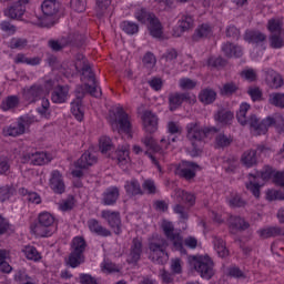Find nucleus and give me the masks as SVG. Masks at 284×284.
Masks as SVG:
<instances>
[{
	"label": "nucleus",
	"mask_w": 284,
	"mask_h": 284,
	"mask_svg": "<svg viewBox=\"0 0 284 284\" xmlns=\"http://www.w3.org/2000/svg\"><path fill=\"white\" fill-rule=\"evenodd\" d=\"M175 201L179 203L174 206L173 212L179 214L182 221H187L190 214V207L196 203V196L194 194L183 191L181 189L175 190Z\"/></svg>",
	"instance_id": "obj_6"
},
{
	"label": "nucleus",
	"mask_w": 284,
	"mask_h": 284,
	"mask_svg": "<svg viewBox=\"0 0 284 284\" xmlns=\"http://www.w3.org/2000/svg\"><path fill=\"white\" fill-rule=\"evenodd\" d=\"M88 247V243L85 239L81 236H77L72 240L71 243V253L69 255L68 263L70 267H79L82 263H85V248Z\"/></svg>",
	"instance_id": "obj_9"
},
{
	"label": "nucleus",
	"mask_w": 284,
	"mask_h": 284,
	"mask_svg": "<svg viewBox=\"0 0 284 284\" xmlns=\"http://www.w3.org/2000/svg\"><path fill=\"white\" fill-rule=\"evenodd\" d=\"M162 230L164 232V236L170 243H172L173 250L176 252H185L183 248V236L174 230V224H172V222H163Z\"/></svg>",
	"instance_id": "obj_13"
},
{
	"label": "nucleus",
	"mask_w": 284,
	"mask_h": 284,
	"mask_svg": "<svg viewBox=\"0 0 284 284\" xmlns=\"http://www.w3.org/2000/svg\"><path fill=\"white\" fill-rule=\"evenodd\" d=\"M45 90L41 84H33L28 89H24L23 97L29 103H37L40 99H43Z\"/></svg>",
	"instance_id": "obj_23"
},
{
	"label": "nucleus",
	"mask_w": 284,
	"mask_h": 284,
	"mask_svg": "<svg viewBox=\"0 0 284 284\" xmlns=\"http://www.w3.org/2000/svg\"><path fill=\"white\" fill-rule=\"evenodd\" d=\"M81 62H75V70L78 72H82L81 81H83L84 84L79 85L78 88H85V85H88L89 89L85 91V93L99 99V97H101V88L99 87V83H97V78L94 77L92 68L90 64H87L85 61H83L82 69L79 68Z\"/></svg>",
	"instance_id": "obj_5"
},
{
	"label": "nucleus",
	"mask_w": 284,
	"mask_h": 284,
	"mask_svg": "<svg viewBox=\"0 0 284 284\" xmlns=\"http://www.w3.org/2000/svg\"><path fill=\"white\" fill-rule=\"evenodd\" d=\"M226 275L231 278H237L244 281V278H247V274L241 270V267L236 265H231L226 270Z\"/></svg>",
	"instance_id": "obj_47"
},
{
	"label": "nucleus",
	"mask_w": 284,
	"mask_h": 284,
	"mask_svg": "<svg viewBox=\"0 0 284 284\" xmlns=\"http://www.w3.org/2000/svg\"><path fill=\"white\" fill-rule=\"evenodd\" d=\"M142 187L148 194H156V192H159L156 189V183H154L153 180H145Z\"/></svg>",
	"instance_id": "obj_61"
},
{
	"label": "nucleus",
	"mask_w": 284,
	"mask_h": 284,
	"mask_svg": "<svg viewBox=\"0 0 284 284\" xmlns=\"http://www.w3.org/2000/svg\"><path fill=\"white\" fill-rule=\"evenodd\" d=\"M52 161V155L36 149H28L21 155V163H29L30 165H45Z\"/></svg>",
	"instance_id": "obj_12"
},
{
	"label": "nucleus",
	"mask_w": 284,
	"mask_h": 284,
	"mask_svg": "<svg viewBox=\"0 0 284 284\" xmlns=\"http://www.w3.org/2000/svg\"><path fill=\"white\" fill-rule=\"evenodd\" d=\"M70 97V88L68 85H58L51 93L52 103H65Z\"/></svg>",
	"instance_id": "obj_26"
},
{
	"label": "nucleus",
	"mask_w": 284,
	"mask_h": 284,
	"mask_svg": "<svg viewBox=\"0 0 284 284\" xmlns=\"http://www.w3.org/2000/svg\"><path fill=\"white\" fill-rule=\"evenodd\" d=\"M179 53L174 49L166 50L165 53L162 55V61H165L166 65H173L175 63Z\"/></svg>",
	"instance_id": "obj_55"
},
{
	"label": "nucleus",
	"mask_w": 284,
	"mask_h": 284,
	"mask_svg": "<svg viewBox=\"0 0 284 284\" xmlns=\"http://www.w3.org/2000/svg\"><path fill=\"white\" fill-rule=\"evenodd\" d=\"M22 252L28 261H34V263H39V261L42 258L41 253L37 250V247L32 245L24 246Z\"/></svg>",
	"instance_id": "obj_43"
},
{
	"label": "nucleus",
	"mask_w": 284,
	"mask_h": 284,
	"mask_svg": "<svg viewBox=\"0 0 284 284\" xmlns=\"http://www.w3.org/2000/svg\"><path fill=\"white\" fill-rule=\"evenodd\" d=\"M266 83L272 90H278V88H283V78L272 70L266 74Z\"/></svg>",
	"instance_id": "obj_34"
},
{
	"label": "nucleus",
	"mask_w": 284,
	"mask_h": 284,
	"mask_svg": "<svg viewBox=\"0 0 284 284\" xmlns=\"http://www.w3.org/2000/svg\"><path fill=\"white\" fill-rule=\"evenodd\" d=\"M142 125L148 134H154L159 130V116L152 111H144L142 114Z\"/></svg>",
	"instance_id": "obj_21"
},
{
	"label": "nucleus",
	"mask_w": 284,
	"mask_h": 284,
	"mask_svg": "<svg viewBox=\"0 0 284 284\" xmlns=\"http://www.w3.org/2000/svg\"><path fill=\"white\" fill-rule=\"evenodd\" d=\"M29 0H16L4 10V17L9 19L21 20L23 14H26V4Z\"/></svg>",
	"instance_id": "obj_20"
},
{
	"label": "nucleus",
	"mask_w": 284,
	"mask_h": 284,
	"mask_svg": "<svg viewBox=\"0 0 284 284\" xmlns=\"http://www.w3.org/2000/svg\"><path fill=\"white\" fill-rule=\"evenodd\" d=\"M171 270L173 274H181L183 272V260L179 257L171 260Z\"/></svg>",
	"instance_id": "obj_60"
},
{
	"label": "nucleus",
	"mask_w": 284,
	"mask_h": 284,
	"mask_svg": "<svg viewBox=\"0 0 284 284\" xmlns=\"http://www.w3.org/2000/svg\"><path fill=\"white\" fill-rule=\"evenodd\" d=\"M101 219L105 221L109 225V227L119 236L121 232V213L119 211H112V210H102L101 211Z\"/></svg>",
	"instance_id": "obj_16"
},
{
	"label": "nucleus",
	"mask_w": 284,
	"mask_h": 284,
	"mask_svg": "<svg viewBox=\"0 0 284 284\" xmlns=\"http://www.w3.org/2000/svg\"><path fill=\"white\" fill-rule=\"evenodd\" d=\"M183 103H189V105H194L196 103V95L190 93H171L169 95V105L171 112L181 108Z\"/></svg>",
	"instance_id": "obj_18"
},
{
	"label": "nucleus",
	"mask_w": 284,
	"mask_h": 284,
	"mask_svg": "<svg viewBox=\"0 0 284 284\" xmlns=\"http://www.w3.org/2000/svg\"><path fill=\"white\" fill-rule=\"evenodd\" d=\"M229 205L231 207H243L245 205V201H243V199H241V195L233 194L229 199Z\"/></svg>",
	"instance_id": "obj_62"
},
{
	"label": "nucleus",
	"mask_w": 284,
	"mask_h": 284,
	"mask_svg": "<svg viewBox=\"0 0 284 284\" xmlns=\"http://www.w3.org/2000/svg\"><path fill=\"white\" fill-rule=\"evenodd\" d=\"M239 90V84L235 82H226L221 89V94L224 97H232Z\"/></svg>",
	"instance_id": "obj_51"
},
{
	"label": "nucleus",
	"mask_w": 284,
	"mask_h": 284,
	"mask_svg": "<svg viewBox=\"0 0 284 284\" xmlns=\"http://www.w3.org/2000/svg\"><path fill=\"white\" fill-rule=\"evenodd\" d=\"M112 6V0H95V14L101 18L108 14V10Z\"/></svg>",
	"instance_id": "obj_44"
},
{
	"label": "nucleus",
	"mask_w": 284,
	"mask_h": 284,
	"mask_svg": "<svg viewBox=\"0 0 284 284\" xmlns=\"http://www.w3.org/2000/svg\"><path fill=\"white\" fill-rule=\"evenodd\" d=\"M124 190L128 196H143V189H141V183L136 179L126 181Z\"/></svg>",
	"instance_id": "obj_29"
},
{
	"label": "nucleus",
	"mask_w": 284,
	"mask_h": 284,
	"mask_svg": "<svg viewBox=\"0 0 284 284\" xmlns=\"http://www.w3.org/2000/svg\"><path fill=\"white\" fill-rule=\"evenodd\" d=\"M232 136H227L223 133H220L215 138V144L217 148H229V145H232Z\"/></svg>",
	"instance_id": "obj_53"
},
{
	"label": "nucleus",
	"mask_w": 284,
	"mask_h": 284,
	"mask_svg": "<svg viewBox=\"0 0 284 284\" xmlns=\"http://www.w3.org/2000/svg\"><path fill=\"white\" fill-rule=\"evenodd\" d=\"M222 51L224 52L225 57L239 59L243 57V48L237 44L226 42L222 45Z\"/></svg>",
	"instance_id": "obj_32"
},
{
	"label": "nucleus",
	"mask_w": 284,
	"mask_h": 284,
	"mask_svg": "<svg viewBox=\"0 0 284 284\" xmlns=\"http://www.w3.org/2000/svg\"><path fill=\"white\" fill-rule=\"evenodd\" d=\"M135 19H138L140 23H149L150 34L155 39H161V37H163V26L161 24V21L156 19L154 13H150L145 9H139L135 12Z\"/></svg>",
	"instance_id": "obj_10"
},
{
	"label": "nucleus",
	"mask_w": 284,
	"mask_h": 284,
	"mask_svg": "<svg viewBox=\"0 0 284 284\" xmlns=\"http://www.w3.org/2000/svg\"><path fill=\"white\" fill-rule=\"evenodd\" d=\"M250 109L251 106L247 103H242L240 105V109L236 113V119L239 123H241V125H247L248 123L255 134H266L268 128H272V125L276 123V120L268 116L261 121L258 120V118H256V115H251L250 119H247V112H250Z\"/></svg>",
	"instance_id": "obj_1"
},
{
	"label": "nucleus",
	"mask_w": 284,
	"mask_h": 284,
	"mask_svg": "<svg viewBox=\"0 0 284 284\" xmlns=\"http://www.w3.org/2000/svg\"><path fill=\"white\" fill-rule=\"evenodd\" d=\"M49 187L54 194H63L65 192V179L59 170H53L49 175Z\"/></svg>",
	"instance_id": "obj_19"
},
{
	"label": "nucleus",
	"mask_w": 284,
	"mask_h": 284,
	"mask_svg": "<svg viewBox=\"0 0 284 284\" xmlns=\"http://www.w3.org/2000/svg\"><path fill=\"white\" fill-rule=\"evenodd\" d=\"M270 45L274 50H281L284 48V32L270 34Z\"/></svg>",
	"instance_id": "obj_45"
},
{
	"label": "nucleus",
	"mask_w": 284,
	"mask_h": 284,
	"mask_svg": "<svg viewBox=\"0 0 284 284\" xmlns=\"http://www.w3.org/2000/svg\"><path fill=\"white\" fill-rule=\"evenodd\" d=\"M42 12L43 16L40 20V24L42 28H52L54 23L57 22V12H59V8H61V4L57 0H44L42 2Z\"/></svg>",
	"instance_id": "obj_11"
},
{
	"label": "nucleus",
	"mask_w": 284,
	"mask_h": 284,
	"mask_svg": "<svg viewBox=\"0 0 284 284\" xmlns=\"http://www.w3.org/2000/svg\"><path fill=\"white\" fill-rule=\"evenodd\" d=\"M213 245L220 258H227V256H230V250H227V246L225 245V241H223V239L214 236Z\"/></svg>",
	"instance_id": "obj_35"
},
{
	"label": "nucleus",
	"mask_w": 284,
	"mask_h": 284,
	"mask_svg": "<svg viewBox=\"0 0 284 284\" xmlns=\"http://www.w3.org/2000/svg\"><path fill=\"white\" fill-rule=\"evenodd\" d=\"M244 40L247 43H263V41H267V36L258 30H247L244 33Z\"/></svg>",
	"instance_id": "obj_33"
},
{
	"label": "nucleus",
	"mask_w": 284,
	"mask_h": 284,
	"mask_svg": "<svg viewBox=\"0 0 284 284\" xmlns=\"http://www.w3.org/2000/svg\"><path fill=\"white\" fill-rule=\"evenodd\" d=\"M214 119H215V121H217L219 123H222L223 125H229V123H232V121L234 119V113L232 111L221 109L214 115Z\"/></svg>",
	"instance_id": "obj_39"
},
{
	"label": "nucleus",
	"mask_w": 284,
	"mask_h": 284,
	"mask_svg": "<svg viewBox=\"0 0 284 284\" xmlns=\"http://www.w3.org/2000/svg\"><path fill=\"white\" fill-rule=\"evenodd\" d=\"M168 132L169 136H176L175 134H181L183 132V129L181 128V124L179 122H169L168 123Z\"/></svg>",
	"instance_id": "obj_58"
},
{
	"label": "nucleus",
	"mask_w": 284,
	"mask_h": 284,
	"mask_svg": "<svg viewBox=\"0 0 284 284\" xmlns=\"http://www.w3.org/2000/svg\"><path fill=\"white\" fill-rule=\"evenodd\" d=\"M176 142V136H170V135H164L160 140V144H156L155 152H159L160 154H165L166 150H170L172 146V143Z\"/></svg>",
	"instance_id": "obj_38"
},
{
	"label": "nucleus",
	"mask_w": 284,
	"mask_h": 284,
	"mask_svg": "<svg viewBox=\"0 0 284 284\" xmlns=\"http://www.w3.org/2000/svg\"><path fill=\"white\" fill-rule=\"evenodd\" d=\"M212 34H214V27L210 23H202L195 29L192 40L196 42L203 41V39H210Z\"/></svg>",
	"instance_id": "obj_25"
},
{
	"label": "nucleus",
	"mask_w": 284,
	"mask_h": 284,
	"mask_svg": "<svg viewBox=\"0 0 284 284\" xmlns=\"http://www.w3.org/2000/svg\"><path fill=\"white\" fill-rule=\"evenodd\" d=\"M178 26L180 28V33L178 37H181L183 32H187V30H192V28H194V17L187 13H182L178 21Z\"/></svg>",
	"instance_id": "obj_30"
},
{
	"label": "nucleus",
	"mask_w": 284,
	"mask_h": 284,
	"mask_svg": "<svg viewBox=\"0 0 284 284\" xmlns=\"http://www.w3.org/2000/svg\"><path fill=\"white\" fill-rule=\"evenodd\" d=\"M266 28L270 34H281L284 32L283 29V19L272 18L267 21Z\"/></svg>",
	"instance_id": "obj_37"
},
{
	"label": "nucleus",
	"mask_w": 284,
	"mask_h": 284,
	"mask_svg": "<svg viewBox=\"0 0 284 284\" xmlns=\"http://www.w3.org/2000/svg\"><path fill=\"white\" fill-rule=\"evenodd\" d=\"M268 102L271 103V105H274L275 108H281L283 110L284 93H272L270 95Z\"/></svg>",
	"instance_id": "obj_52"
},
{
	"label": "nucleus",
	"mask_w": 284,
	"mask_h": 284,
	"mask_svg": "<svg viewBox=\"0 0 284 284\" xmlns=\"http://www.w3.org/2000/svg\"><path fill=\"white\" fill-rule=\"evenodd\" d=\"M120 28L125 34H136L139 32V24L128 20L121 22Z\"/></svg>",
	"instance_id": "obj_50"
},
{
	"label": "nucleus",
	"mask_w": 284,
	"mask_h": 284,
	"mask_svg": "<svg viewBox=\"0 0 284 284\" xmlns=\"http://www.w3.org/2000/svg\"><path fill=\"white\" fill-rule=\"evenodd\" d=\"M229 223L232 230H247L250 227V223L240 216H231Z\"/></svg>",
	"instance_id": "obj_46"
},
{
	"label": "nucleus",
	"mask_w": 284,
	"mask_h": 284,
	"mask_svg": "<svg viewBox=\"0 0 284 284\" xmlns=\"http://www.w3.org/2000/svg\"><path fill=\"white\" fill-rule=\"evenodd\" d=\"M14 196V187L12 185H4L0 187V203H6Z\"/></svg>",
	"instance_id": "obj_48"
},
{
	"label": "nucleus",
	"mask_w": 284,
	"mask_h": 284,
	"mask_svg": "<svg viewBox=\"0 0 284 284\" xmlns=\"http://www.w3.org/2000/svg\"><path fill=\"white\" fill-rule=\"evenodd\" d=\"M197 84L199 82H196V80H192L190 78H182L179 81L181 90H194V88H196Z\"/></svg>",
	"instance_id": "obj_56"
},
{
	"label": "nucleus",
	"mask_w": 284,
	"mask_h": 284,
	"mask_svg": "<svg viewBox=\"0 0 284 284\" xmlns=\"http://www.w3.org/2000/svg\"><path fill=\"white\" fill-rule=\"evenodd\" d=\"M199 100L204 105H210L213 101H216V91L210 88L204 89L200 92Z\"/></svg>",
	"instance_id": "obj_41"
},
{
	"label": "nucleus",
	"mask_w": 284,
	"mask_h": 284,
	"mask_svg": "<svg viewBox=\"0 0 284 284\" xmlns=\"http://www.w3.org/2000/svg\"><path fill=\"white\" fill-rule=\"evenodd\" d=\"M142 61L145 68H154L156 65V58L151 52L145 53Z\"/></svg>",
	"instance_id": "obj_64"
},
{
	"label": "nucleus",
	"mask_w": 284,
	"mask_h": 284,
	"mask_svg": "<svg viewBox=\"0 0 284 284\" xmlns=\"http://www.w3.org/2000/svg\"><path fill=\"white\" fill-rule=\"evenodd\" d=\"M119 196H121V192L119 191V187L116 186H110L102 193L101 203L102 205H116V202L119 201Z\"/></svg>",
	"instance_id": "obj_24"
},
{
	"label": "nucleus",
	"mask_w": 284,
	"mask_h": 284,
	"mask_svg": "<svg viewBox=\"0 0 284 284\" xmlns=\"http://www.w3.org/2000/svg\"><path fill=\"white\" fill-rule=\"evenodd\" d=\"M32 123V120L29 116H22L18 120V122L10 124L3 128L4 136H21V134H26V128H28Z\"/></svg>",
	"instance_id": "obj_15"
},
{
	"label": "nucleus",
	"mask_w": 284,
	"mask_h": 284,
	"mask_svg": "<svg viewBox=\"0 0 284 284\" xmlns=\"http://www.w3.org/2000/svg\"><path fill=\"white\" fill-rule=\"evenodd\" d=\"M100 150L103 154L110 156V152L114 150V146L112 145V140L108 136H102L100 139Z\"/></svg>",
	"instance_id": "obj_49"
},
{
	"label": "nucleus",
	"mask_w": 284,
	"mask_h": 284,
	"mask_svg": "<svg viewBox=\"0 0 284 284\" xmlns=\"http://www.w3.org/2000/svg\"><path fill=\"white\" fill-rule=\"evenodd\" d=\"M108 121L112 128H116L118 132L132 134V118L125 112L123 106H113L108 114Z\"/></svg>",
	"instance_id": "obj_3"
},
{
	"label": "nucleus",
	"mask_w": 284,
	"mask_h": 284,
	"mask_svg": "<svg viewBox=\"0 0 284 284\" xmlns=\"http://www.w3.org/2000/svg\"><path fill=\"white\" fill-rule=\"evenodd\" d=\"M14 63L17 64H26V65H39L41 63V58L34 57V58H28L24 53H18L14 57Z\"/></svg>",
	"instance_id": "obj_42"
},
{
	"label": "nucleus",
	"mask_w": 284,
	"mask_h": 284,
	"mask_svg": "<svg viewBox=\"0 0 284 284\" xmlns=\"http://www.w3.org/2000/svg\"><path fill=\"white\" fill-rule=\"evenodd\" d=\"M247 94L251 97L252 101H262L263 100V91L258 87H250L247 90Z\"/></svg>",
	"instance_id": "obj_57"
},
{
	"label": "nucleus",
	"mask_w": 284,
	"mask_h": 284,
	"mask_svg": "<svg viewBox=\"0 0 284 284\" xmlns=\"http://www.w3.org/2000/svg\"><path fill=\"white\" fill-rule=\"evenodd\" d=\"M94 163H97V155L90 151H85L77 161L75 168H80V170H88V168H91Z\"/></svg>",
	"instance_id": "obj_28"
},
{
	"label": "nucleus",
	"mask_w": 284,
	"mask_h": 284,
	"mask_svg": "<svg viewBox=\"0 0 284 284\" xmlns=\"http://www.w3.org/2000/svg\"><path fill=\"white\" fill-rule=\"evenodd\" d=\"M87 90H90L89 85L77 87L75 99L71 102V114H73L77 121H83V99L85 98Z\"/></svg>",
	"instance_id": "obj_14"
},
{
	"label": "nucleus",
	"mask_w": 284,
	"mask_h": 284,
	"mask_svg": "<svg viewBox=\"0 0 284 284\" xmlns=\"http://www.w3.org/2000/svg\"><path fill=\"white\" fill-rule=\"evenodd\" d=\"M190 263L202 278L210 281L214 276V261L209 255H195Z\"/></svg>",
	"instance_id": "obj_8"
},
{
	"label": "nucleus",
	"mask_w": 284,
	"mask_h": 284,
	"mask_svg": "<svg viewBox=\"0 0 284 284\" xmlns=\"http://www.w3.org/2000/svg\"><path fill=\"white\" fill-rule=\"evenodd\" d=\"M141 254H143V242L139 237H134L131 245V263H138L141 260Z\"/></svg>",
	"instance_id": "obj_31"
},
{
	"label": "nucleus",
	"mask_w": 284,
	"mask_h": 284,
	"mask_svg": "<svg viewBox=\"0 0 284 284\" xmlns=\"http://www.w3.org/2000/svg\"><path fill=\"white\" fill-rule=\"evenodd\" d=\"M112 159H115V161L120 168H125V165H128V163H130V145L124 144V145L118 148V150L115 151L114 156H112Z\"/></svg>",
	"instance_id": "obj_27"
},
{
	"label": "nucleus",
	"mask_w": 284,
	"mask_h": 284,
	"mask_svg": "<svg viewBox=\"0 0 284 284\" xmlns=\"http://www.w3.org/2000/svg\"><path fill=\"white\" fill-rule=\"evenodd\" d=\"M61 212H70V210H73L74 207V197H68L67 200H63L59 205Z\"/></svg>",
	"instance_id": "obj_63"
},
{
	"label": "nucleus",
	"mask_w": 284,
	"mask_h": 284,
	"mask_svg": "<svg viewBox=\"0 0 284 284\" xmlns=\"http://www.w3.org/2000/svg\"><path fill=\"white\" fill-rule=\"evenodd\" d=\"M216 132H219L216 128L201 126L199 122H191L186 124V139L190 141L195 152H199L201 148H203L205 139L212 136V134H216Z\"/></svg>",
	"instance_id": "obj_2"
},
{
	"label": "nucleus",
	"mask_w": 284,
	"mask_h": 284,
	"mask_svg": "<svg viewBox=\"0 0 284 284\" xmlns=\"http://www.w3.org/2000/svg\"><path fill=\"white\" fill-rule=\"evenodd\" d=\"M28 45V40L23 38H12L9 42L11 50H23Z\"/></svg>",
	"instance_id": "obj_54"
},
{
	"label": "nucleus",
	"mask_w": 284,
	"mask_h": 284,
	"mask_svg": "<svg viewBox=\"0 0 284 284\" xmlns=\"http://www.w3.org/2000/svg\"><path fill=\"white\" fill-rule=\"evenodd\" d=\"M200 170L199 164L190 161H183L175 169L176 176L185 181H192L196 178V171Z\"/></svg>",
	"instance_id": "obj_17"
},
{
	"label": "nucleus",
	"mask_w": 284,
	"mask_h": 284,
	"mask_svg": "<svg viewBox=\"0 0 284 284\" xmlns=\"http://www.w3.org/2000/svg\"><path fill=\"white\" fill-rule=\"evenodd\" d=\"M19 103H21V99L18 95H9L2 101L1 110H3V112L14 110V108H19Z\"/></svg>",
	"instance_id": "obj_40"
},
{
	"label": "nucleus",
	"mask_w": 284,
	"mask_h": 284,
	"mask_svg": "<svg viewBox=\"0 0 284 284\" xmlns=\"http://www.w3.org/2000/svg\"><path fill=\"white\" fill-rule=\"evenodd\" d=\"M87 225L91 234H95L97 236H102V239H108L112 236V231L103 226V224H101V222L97 219L88 220Z\"/></svg>",
	"instance_id": "obj_22"
},
{
	"label": "nucleus",
	"mask_w": 284,
	"mask_h": 284,
	"mask_svg": "<svg viewBox=\"0 0 284 284\" xmlns=\"http://www.w3.org/2000/svg\"><path fill=\"white\" fill-rule=\"evenodd\" d=\"M266 199L267 201H284V192L270 190L266 192Z\"/></svg>",
	"instance_id": "obj_59"
},
{
	"label": "nucleus",
	"mask_w": 284,
	"mask_h": 284,
	"mask_svg": "<svg viewBox=\"0 0 284 284\" xmlns=\"http://www.w3.org/2000/svg\"><path fill=\"white\" fill-rule=\"evenodd\" d=\"M57 219L50 212L39 213L36 223L31 225V230L36 236L45 239L52 236L57 231Z\"/></svg>",
	"instance_id": "obj_4"
},
{
	"label": "nucleus",
	"mask_w": 284,
	"mask_h": 284,
	"mask_svg": "<svg viewBox=\"0 0 284 284\" xmlns=\"http://www.w3.org/2000/svg\"><path fill=\"white\" fill-rule=\"evenodd\" d=\"M241 162L245 168H254L258 163V158L256 156V150H247L241 156Z\"/></svg>",
	"instance_id": "obj_36"
},
{
	"label": "nucleus",
	"mask_w": 284,
	"mask_h": 284,
	"mask_svg": "<svg viewBox=\"0 0 284 284\" xmlns=\"http://www.w3.org/2000/svg\"><path fill=\"white\" fill-rule=\"evenodd\" d=\"M168 240L153 236L149 241V258L159 265L163 264L165 256H168Z\"/></svg>",
	"instance_id": "obj_7"
}]
</instances>
